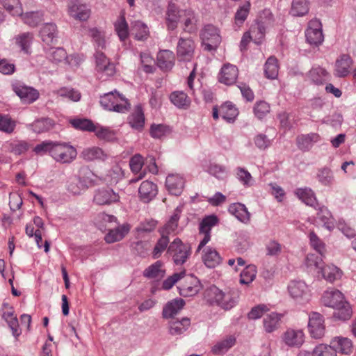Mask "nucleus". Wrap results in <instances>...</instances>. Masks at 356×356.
Masks as SVG:
<instances>
[{
	"mask_svg": "<svg viewBox=\"0 0 356 356\" xmlns=\"http://www.w3.org/2000/svg\"><path fill=\"white\" fill-rule=\"evenodd\" d=\"M256 274L257 270L254 265L246 266L240 274V282L243 284L251 283L254 280Z\"/></svg>",
	"mask_w": 356,
	"mask_h": 356,
	"instance_id": "5fc2aeb1",
	"label": "nucleus"
},
{
	"mask_svg": "<svg viewBox=\"0 0 356 356\" xmlns=\"http://www.w3.org/2000/svg\"><path fill=\"white\" fill-rule=\"evenodd\" d=\"M289 293L294 299L302 298L307 296V286L303 282L293 281L288 286Z\"/></svg>",
	"mask_w": 356,
	"mask_h": 356,
	"instance_id": "7c9ffc66",
	"label": "nucleus"
},
{
	"mask_svg": "<svg viewBox=\"0 0 356 356\" xmlns=\"http://www.w3.org/2000/svg\"><path fill=\"white\" fill-rule=\"evenodd\" d=\"M92 171L86 166L81 167L78 172L76 180L79 181L82 186L88 188V184L92 181Z\"/></svg>",
	"mask_w": 356,
	"mask_h": 356,
	"instance_id": "6e6d98bb",
	"label": "nucleus"
},
{
	"mask_svg": "<svg viewBox=\"0 0 356 356\" xmlns=\"http://www.w3.org/2000/svg\"><path fill=\"white\" fill-rule=\"evenodd\" d=\"M281 314L271 313L264 318V327L266 332H273L280 326V322L282 318Z\"/></svg>",
	"mask_w": 356,
	"mask_h": 356,
	"instance_id": "473e14b6",
	"label": "nucleus"
},
{
	"mask_svg": "<svg viewBox=\"0 0 356 356\" xmlns=\"http://www.w3.org/2000/svg\"><path fill=\"white\" fill-rule=\"evenodd\" d=\"M184 300L181 298L168 302L163 309V317L164 318H172L184 307Z\"/></svg>",
	"mask_w": 356,
	"mask_h": 356,
	"instance_id": "393cba45",
	"label": "nucleus"
},
{
	"mask_svg": "<svg viewBox=\"0 0 356 356\" xmlns=\"http://www.w3.org/2000/svg\"><path fill=\"white\" fill-rule=\"evenodd\" d=\"M203 252L202 261L207 267L213 268L221 263L222 258L216 249L207 247Z\"/></svg>",
	"mask_w": 356,
	"mask_h": 356,
	"instance_id": "5701e85b",
	"label": "nucleus"
},
{
	"mask_svg": "<svg viewBox=\"0 0 356 356\" xmlns=\"http://www.w3.org/2000/svg\"><path fill=\"white\" fill-rule=\"evenodd\" d=\"M70 122L76 129L88 131H93L95 130V125L88 119H74L72 120Z\"/></svg>",
	"mask_w": 356,
	"mask_h": 356,
	"instance_id": "680f3d73",
	"label": "nucleus"
},
{
	"mask_svg": "<svg viewBox=\"0 0 356 356\" xmlns=\"http://www.w3.org/2000/svg\"><path fill=\"white\" fill-rule=\"evenodd\" d=\"M13 90L22 101L27 104L35 102L39 97V93L36 90L21 83L13 84Z\"/></svg>",
	"mask_w": 356,
	"mask_h": 356,
	"instance_id": "9b49d317",
	"label": "nucleus"
},
{
	"mask_svg": "<svg viewBox=\"0 0 356 356\" xmlns=\"http://www.w3.org/2000/svg\"><path fill=\"white\" fill-rule=\"evenodd\" d=\"M120 196L118 193L110 188H102L95 191L93 200L99 205L111 204L118 202Z\"/></svg>",
	"mask_w": 356,
	"mask_h": 356,
	"instance_id": "9d476101",
	"label": "nucleus"
},
{
	"mask_svg": "<svg viewBox=\"0 0 356 356\" xmlns=\"http://www.w3.org/2000/svg\"><path fill=\"white\" fill-rule=\"evenodd\" d=\"M316 178L323 186H331L334 180L332 171L328 168H323L318 170Z\"/></svg>",
	"mask_w": 356,
	"mask_h": 356,
	"instance_id": "c03bdc74",
	"label": "nucleus"
},
{
	"mask_svg": "<svg viewBox=\"0 0 356 356\" xmlns=\"http://www.w3.org/2000/svg\"><path fill=\"white\" fill-rule=\"evenodd\" d=\"M180 213L181 210L179 208H177L168 222L165 225L162 232H164V233L167 235L171 232H174L177 228Z\"/></svg>",
	"mask_w": 356,
	"mask_h": 356,
	"instance_id": "13d9d810",
	"label": "nucleus"
},
{
	"mask_svg": "<svg viewBox=\"0 0 356 356\" xmlns=\"http://www.w3.org/2000/svg\"><path fill=\"white\" fill-rule=\"evenodd\" d=\"M165 186L172 195L177 196L182 193L184 180L179 175H170L166 177Z\"/></svg>",
	"mask_w": 356,
	"mask_h": 356,
	"instance_id": "a211bd4d",
	"label": "nucleus"
},
{
	"mask_svg": "<svg viewBox=\"0 0 356 356\" xmlns=\"http://www.w3.org/2000/svg\"><path fill=\"white\" fill-rule=\"evenodd\" d=\"M168 253L172 256L176 265L184 264L191 254L189 243H184L179 238H175L168 246Z\"/></svg>",
	"mask_w": 356,
	"mask_h": 356,
	"instance_id": "f03ea898",
	"label": "nucleus"
},
{
	"mask_svg": "<svg viewBox=\"0 0 356 356\" xmlns=\"http://www.w3.org/2000/svg\"><path fill=\"white\" fill-rule=\"evenodd\" d=\"M15 39L16 44L21 48L22 51L28 53L30 44L33 40V34L29 32L23 33L17 35Z\"/></svg>",
	"mask_w": 356,
	"mask_h": 356,
	"instance_id": "bf43d9fd",
	"label": "nucleus"
},
{
	"mask_svg": "<svg viewBox=\"0 0 356 356\" xmlns=\"http://www.w3.org/2000/svg\"><path fill=\"white\" fill-rule=\"evenodd\" d=\"M181 11L178 10L175 3H169L166 12V23L168 29L175 30L177 27L178 22L182 19Z\"/></svg>",
	"mask_w": 356,
	"mask_h": 356,
	"instance_id": "6ab92c4d",
	"label": "nucleus"
},
{
	"mask_svg": "<svg viewBox=\"0 0 356 356\" xmlns=\"http://www.w3.org/2000/svg\"><path fill=\"white\" fill-rule=\"evenodd\" d=\"M223 291L217 286L212 285L204 291V298L210 304H216L219 306L220 301L222 297Z\"/></svg>",
	"mask_w": 356,
	"mask_h": 356,
	"instance_id": "58836bf2",
	"label": "nucleus"
},
{
	"mask_svg": "<svg viewBox=\"0 0 356 356\" xmlns=\"http://www.w3.org/2000/svg\"><path fill=\"white\" fill-rule=\"evenodd\" d=\"M47 58L52 62L60 63L65 60L67 56L63 47H49L45 50Z\"/></svg>",
	"mask_w": 356,
	"mask_h": 356,
	"instance_id": "e433bc0d",
	"label": "nucleus"
},
{
	"mask_svg": "<svg viewBox=\"0 0 356 356\" xmlns=\"http://www.w3.org/2000/svg\"><path fill=\"white\" fill-rule=\"evenodd\" d=\"M222 118L228 122H232L238 115V109L231 102H225L220 108Z\"/></svg>",
	"mask_w": 356,
	"mask_h": 356,
	"instance_id": "2f4dec72",
	"label": "nucleus"
},
{
	"mask_svg": "<svg viewBox=\"0 0 356 356\" xmlns=\"http://www.w3.org/2000/svg\"><path fill=\"white\" fill-rule=\"evenodd\" d=\"M31 126L34 132L40 134L51 129L54 126V122L49 118H43L35 120Z\"/></svg>",
	"mask_w": 356,
	"mask_h": 356,
	"instance_id": "4c0bfd02",
	"label": "nucleus"
},
{
	"mask_svg": "<svg viewBox=\"0 0 356 356\" xmlns=\"http://www.w3.org/2000/svg\"><path fill=\"white\" fill-rule=\"evenodd\" d=\"M334 309L333 317L341 321L350 319L353 314L350 304L346 300L342 304H339V307H336Z\"/></svg>",
	"mask_w": 356,
	"mask_h": 356,
	"instance_id": "72a5a7b5",
	"label": "nucleus"
},
{
	"mask_svg": "<svg viewBox=\"0 0 356 356\" xmlns=\"http://www.w3.org/2000/svg\"><path fill=\"white\" fill-rule=\"evenodd\" d=\"M328 72L324 68L318 67L309 71V76L312 81L317 84H323L328 76Z\"/></svg>",
	"mask_w": 356,
	"mask_h": 356,
	"instance_id": "864d4df0",
	"label": "nucleus"
},
{
	"mask_svg": "<svg viewBox=\"0 0 356 356\" xmlns=\"http://www.w3.org/2000/svg\"><path fill=\"white\" fill-rule=\"evenodd\" d=\"M115 30L121 41H124L129 36L128 24L124 15H121L115 23Z\"/></svg>",
	"mask_w": 356,
	"mask_h": 356,
	"instance_id": "09e8293b",
	"label": "nucleus"
},
{
	"mask_svg": "<svg viewBox=\"0 0 356 356\" xmlns=\"http://www.w3.org/2000/svg\"><path fill=\"white\" fill-rule=\"evenodd\" d=\"M40 34L42 41L50 45L56 40L57 27L55 24L46 23L41 28Z\"/></svg>",
	"mask_w": 356,
	"mask_h": 356,
	"instance_id": "a878e982",
	"label": "nucleus"
},
{
	"mask_svg": "<svg viewBox=\"0 0 356 356\" xmlns=\"http://www.w3.org/2000/svg\"><path fill=\"white\" fill-rule=\"evenodd\" d=\"M129 124L132 128L136 130H141L143 128L145 124V117L141 108H138L129 118Z\"/></svg>",
	"mask_w": 356,
	"mask_h": 356,
	"instance_id": "8fccbe9b",
	"label": "nucleus"
},
{
	"mask_svg": "<svg viewBox=\"0 0 356 356\" xmlns=\"http://www.w3.org/2000/svg\"><path fill=\"white\" fill-rule=\"evenodd\" d=\"M332 347L343 354H349L352 352V341L348 338H337L332 342Z\"/></svg>",
	"mask_w": 356,
	"mask_h": 356,
	"instance_id": "37998d69",
	"label": "nucleus"
},
{
	"mask_svg": "<svg viewBox=\"0 0 356 356\" xmlns=\"http://www.w3.org/2000/svg\"><path fill=\"white\" fill-rule=\"evenodd\" d=\"M308 327L309 333L313 338L321 339L323 337L325 330L323 316L318 312L311 313Z\"/></svg>",
	"mask_w": 356,
	"mask_h": 356,
	"instance_id": "0eeeda50",
	"label": "nucleus"
},
{
	"mask_svg": "<svg viewBox=\"0 0 356 356\" xmlns=\"http://www.w3.org/2000/svg\"><path fill=\"white\" fill-rule=\"evenodd\" d=\"M132 34L137 40H145L147 38L149 31L147 26L141 22H135L131 29Z\"/></svg>",
	"mask_w": 356,
	"mask_h": 356,
	"instance_id": "603ef678",
	"label": "nucleus"
},
{
	"mask_svg": "<svg viewBox=\"0 0 356 356\" xmlns=\"http://www.w3.org/2000/svg\"><path fill=\"white\" fill-rule=\"evenodd\" d=\"M238 71L236 66L232 64H225L219 74V81L225 85H232L236 81Z\"/></svg>",
	"mask_w": 356,
	"mask_h": 356,
	"instance_id": "2eb2a0df",
	"label": "nucleus"
},
{
	"mask_svg": "<svg viewBox=\"0 0 356 356\" xmlns=\"http://www.w3.org/2000/svg\"><path fill=\"white\" fill-rule=\"evenodd\" d=\"M99 102L104 108L118 113H125L130 108L127 99L116 90L101 96Z\"/></svg>",
	"mask_w": 356,
	"mask_h": 356,
	"instance_id": "f257e3e1",
	"label": "nucleus"
},
{
	"mask_svg": "<svg viewBox=\"0 0 356 356\" xmlns=\"http://www.w3.org/2000/svg\"><path fill=\"white\" fill-rule=\"evenodd\" d=\"M345 301L343 293L337 289H330L324 292L322 302L326 307L335 308Z\"/></svg>",
	"mask_w": 356,
	"mask_h": 356,
	"instance_id": "dca6fc26",
	"label": "nucleus"
},
{
	"mask_svg": "<svg viewBox=\"0 0 356 356\" xmlns=\"http://www.w3.org/2000/svg\"><path fill=\"white\" fill-rule=\"evenodd\" d=\"M129 225L118 226L116 228L111 229L105 236V241L108 243H112L122 240L129 232Z\"/></svg>",
	"mask_w": 356,
	"mask_h": 356,
	"instance_id": "c85d7f7f",
	"label": "nucleus"
},
{
	"mask_svg": "<svg viewBox=\"0 0 356 356\" xmlns=\"http://www.w3.org/2000/svg\"><path fill=\"white\" fill-rule=\"evenodd\" d=\"M250 8V3L248 1L238 8L234 16V24L238 28H240L247 19Z\"/></svg>",
	"mask_w": 356,
	"mask_h": 356,
	"instance_id": "3c124183",
	"label": "nucleus"
},
{
	"mask_svg": "<svg viewBox=\"0 0 356 356\" xmlns=\"http://www.w3.org/2000/svg\"><path fill=\"white\" fill-rule=\"evenodd\" d=\"M236 302V298L234 296V294L231 291L227 293L223 292L219 306L222 309L227 310L232 308L235 305Z\"/></svg>",
	"mask_w": 356,
	"mask_h": 356,
	"instance_id": "338daca9",
	"label": "nucleus"
},
{
	"mask_svg": "<svg viewBox=\"0 0 356 356\" xmlns=\"http://www.w3.org/2000/svg\"><path fill=\"white\" fill-rule=\"evenodd\" d=\"M182 19L181 22H184V30L186 32L192 33H195L197 28V19L193 11L191 10H184L181 11Z\"/></svg>",
	"mask_w": 356,
	"mask_h": 356,
	"instance_id": "cd10ccee",
	"label": "nucleus"
},
{
	"mask_svg": "<svg viewBox=\"0 0 356 356\" xmlns=\"http://www.w3.org/2000/svg\"><path fill=\"white\" fill-rule=\"evenodd\" d=\"M218 222V219L216 216L211 215L205 217L202 219L200 224V233L203 234L204 238L200 241L196 253L200 252V251L202 250V248L206 245V244L210 241L211 239V227L216 225Z\"/></svg>",
	"mask_w": 356,
	"mask_h": 356,
	"instance_id": "6e6552de",
	"label": "nucleus"
},
{
	"mask_svg": "<svg viewBox=\"0 0 356 356\" xmlns=\"http://www.w3.org/2000/svg\"><path fill=\"white\" fill-rule=\"evenodd\" d=\"M353 63V60L349 55L341 54L335 61L334 75L339 78L347 76L350 73Z\"/></svg>",
	"mask_w": 356,
	"mask_h": 356,
	"instance_id": "ddd939ff",
	"label": "nucleus"
},
{
	"mask_svg": "<svg viewBox=\"0 0 356 356\" xmlns=\"http://www.w3.org/2000/svg\"><path fill=\"white\" fill-rule=\"evenodd\" d=\"M170 99L174 105L180 108H186L191 103L187 95L183 92H173Z\"/></svg>",
	"mask_w": 356,
	"mask_h": 356,
	"instance_id": "a19ab883",
	"label": "nucleus"
},
{
	"mask_svg": "<svg viewBox=\"0 0 356 356\" xmlns=\"http://www.w3.org/2000/svg\"><path fill=\"white\" fill-rule=\"evenodd\" d=\"M202 46L208 51H216L221 42V37L218 29L211 24L204 26L201 33Z\"/></svg>",
	"mask_w": 356,
	"mask_h": 356,
	"instance_id": "20e7f679",
	"label": "nucleus"
},
{
	"mask_svg": "<svg viewBox=\"0 0 356 356\" xmlns=\"http://www.w3.org/2000/svg\"><path fill=\"white\" fill-rule=\"evenodd\" d=\"M321 23L317 19L311 20L305 31L306 40L312 45L318 46L324 40Z\"/></svg>",
	"mask_w": 356,
	"mask_h": 356,
	"instance_id": "423d86ee",
	"label": "nucleus"
},
{
	"mask_svg": "<svg viewBox=\"0 0 356 356\" xmlns=\"http://www.w3.org/2000/svg\"><path fill=\"white\" fill-rule=\"evenodd\" d=\"M323 277L330 282H334L341 276V271L335 266H325L321 268Z\"/></svg>",
	"mask_w": 356,
	"mask_h": 356,
	"instance_id": "a18cd8bd",
	"label": "nucleus"
},
{
	"mask_svg": "<svg viewBox=\"0 0 356 356\" xmlns=\"http://www.w3.org/2000/svg\"><path fill=\"white\" fill-rule=\"evenodd\" d=\"M157 186L149 181H143L138 189L140 198L145 203H147L154 199L157 194Z\"/></svg>",
	"mask_w": 356,
	"mask_h": 356,
	"instance_id": "f3484780",
	"label": "nucleus"
},
{
	"mask_svg": "<svg viewBox=\"0 0 356 356\" xmlns=\"http://www.w3.org/2000/svg\"><path fill=\"white\" fill-rule=\"evenodd\" d=\"M307 0H293L290 13L293 16H303L308 13Z\"/></svg>",
	"mask_w": 356,
	"mask_h": 356,
	"instance_id": "49530a36",
	"label": "nucleus"
},
{
	"mask_svg": "<svg viewBox=\"0 0 356 356\" xmlns=\"http://www.w3.org/2000/svg\"><path fill=\"white\" fill-rule=\"evenodd\" d=\"M174 54L170 50L160 51L157 55V65L162 70H170L174 65Z\"/></svg>",
	"mask_w": 356,
	"mask_h": 356,
	"instance_id": "412c9836",
	"label": "nucleus"
},
{
	"mask_svg": "<svg viewBox=\"0 0 356 356\" xmlns=\"http://www.w3.org/2000/svg\"><path fill=\"white\" fill-rule=\"evenodd\" d=\"M200 280L193 275L184 278L178 286L179 294L184 297H191L196 295L202 289Z\"/></svg>",
	"mask_w": 356,
	"mask_h": 356,
	"instance_id": "39448f33",
	"label": "nucleus"
},
{
	"mask_svg": "<svg viewBox=\"0 0 356 356\" xmlns=\"http://www.w3.org/2000/svg\"><path fill=\"white\" fill-rule=\"evenodd\" d=\"M80 157L86 161L94 160H105L107 155L104 151L97 147H92L84 149L80 154Z\"/></svg>",
	"mask_w": 356,
	"mask_h": 356,
	"instance_id": "bb28decb",
	"label": "nucleus"
},
{
	"mask_svg": "<svg viewBox=\"0 0 356 356\" xmlns=\"http://www.w3.org/2000/svg\"><path fill=\"white\" fill-rule=\"evenodd\" d=\"M236 343V338L234 336H227L225 339L218 341L213 348L212 352L216 355H220L226 353Z\"/></svg>",
	"mask_w": 356,
	"mask_h": 356,
	"instance_id": "f704fd0d",
	"label": "nucleus"
},
{
	"mask_svg": "<svg viewBox=\"0 0 356 356\" xmlns=\"http://www.w3.org/2000/svg\"><path fill=\"white\" fill-rule=\"evenodd\" d=\"M264 73L268 79H274L278 75L277 60L274 56H270L264 65Z\"/></svg>",
	"mask_w": 356,
	"mask_h": 356,
	"instance_id": "79ce46f5",
	"label": "nucleus"
},
{
	"mask_svg": "<svg viewBox=\"0 0 356 356\" xmlns=\"http://www.w3.org/2000/svg\"><path fill=\"white\" fill-rule=\"evenodd\" d=\"M284 343L289 347H300L305 341V334L301 330L288 329L282 337Z\"/></svg>",
	"mask_w": 356,
	"mask_h": 356,
	"instance_id": "4468645a",
	"label": "nucleus"
},
{
	"mask_svg": "<svg viewBox=\"0 0 356 356\" xmlns=\"http://www.w3.org/2000/svg\"><path fill=\"white\" fill-rule=\"evenodd\" d=\"M144 165V159L143 157L139 154H136L134 156H133L129 161V166L131 168V170L134 174H138L139 175L136 177L133 178L129 181V183H135L140 179H142L145 175V172H141L142 168Z\"/></svg>",
	"mask_w": 356,
	"mask_h": 356,
	"instance_id": "aec40b11",
	"label": "nucleus"
},
{
	"mask_svg": "<svg viewBox=\"0 0 356 356\" xmlns=\"http://www.w3.org/2000/svg\"><path fill=\"white\" fill-rule=\"evenodd\" d=\"M273 14L270 10H264L260 16V21L256 24L252 25L250 29L252 35L254 36L258 40L262 39L265 35V24L270 23L273 19Z\"/></svg>",
	"mask_w": 356,
	"mask_h": 356,
	"instance_id": "f8f14e48",
	"label": "nucleus"
},
{
	"mask_svg": "<svg viewBox=\"0 0 356 356\" xmlns=\"http://www.w3.org/2000/svg\"><path fill=\"white\" fill-rule=\"evenodd\" d=\"M169 243V238L164 232H161V237L158 240L152 252L154 259L159 258L161 253L166 249Z\"/></svg>",
	"mask_w": 356,
	"mask_h": 356,
	"instance_id": "052dcab7",
	"label": "nucleus"
},
{
	"mask_svg": "<svg viewBox=\"0 0 356 356\" xmlns=\"http://www.w3.org/2000/svg\"><path fill=\"white\" fill-rule=\"evenodd\" d=\"M170 129L169 127L159 124H152L150 127V135L154 138H161L163 136L170 134Z\"/></svg>",
	"mask_w": 356,
	"mask_h": 356,
	"instance_id": "0e129e2a",
	"label": "nucleus"
},
{
	"mask_svg": "<svg viewBox=\"0 0 356 356\" xmlns=\"http://www.w3.org/2000/svg\"><path fill=\"white\" fill-rule=\"evenodd\" d=\"M22 21L27 25L34 27L38 26L43 20V13L40 11H31L19 15Z\"/></svg>",
	"mask_w": 356,
	"mask_h": 356,
	"instance_id": "c756f323",
	"label": "nucleus"
},
{
	"mask_svg": "<svg viewBox=\"0 0 356 356\" xmlns=\"http://www.w3.org/2000/svg\"><path fill=\"white\" fill-rule=\"evenodd\" d=\"M296 194L300 200H301L307 205L314 207L316 199L314 192L309 188H298L296 191Z\"/></svg>",
	"mask_w": 356,
	"mask_h": 356,
	"instance_id": "de8ad7c7",
	"label": "nucleus"
},
{
	"mask_svg": "<svg viewBox=\"0 0 356 356\" xmlns=\"http://www.w3.org/2000/svg\"><path fill=\"white\" fill-rule=\"evenodd\" d=\"M161 266L162 263L160 261H157L144 270L143 275L147 278L163 277L164 272L161 269Z\"/></svg>",
	"mask_w": 356,
	"mask_h": 356,
	"instance_id": "4d7b16f0",
	"label": "nucleus"
},
{
	"mask_svg": "<svg viewBox=\"0 0 356 356\" xmlns=\"http://www.w3.org/2000/svg\"><path fill=\"white\" fill-rule=\"evenodd\" d=\"M313 351L314 356H337V350L332 346L320 344Z\"/></svg>",
	"mask_w": 356,
	"mask_h": 356,
	"instance_id": "774afa93",
	"label": "nucleus"
},
{
	"mask_svg": "<svg viewBox=\"0 0 356 356\" xmlns=\"http://www.w3.org/2000/svg\"><path fill=\"white\" fill-rule=\"evenodd\" d=\"M229 212L234 216L239 221L248 223L250 220V213L246 207L241 203H234L229 205Z\"/></svg>",
	"mask_w": 356,
	"mask_h": 356,
	"instance_id": "b1692460",
	"label": "nucleus"
},
{
	"mask_svg": "<svg viewBox=\"0 0 356 356\" xmlns=\"http://www.w3.org/2000/svg\"><path fill=\"white\" fill-rule=\"evenodd\" d=\"M29 148L26 141H16L8 145V151L15 155H20L25 153Z\"/></svg>",
	"mask_w": 356,
	"mask_h": 356,
	"instance_id": "e2e57ef3",
	"label": "nucleus"
},
{
	"mask_svg": "<svg viewBox=\"0 0 356 356\" xmlns=\"http://www.w3.org/2000/svg\"><path fill=\"white\" fill-rule=\"evenodd\" d=\"M0 3L11 15H22V6L19 0H0Z\"/></svg>",
	"mask_w": 356,
	"mask_h": 356,
	"instance_id": "ea45409f",
	"label": "nucleus"
},
{
	"mask_svg": "<svg viewBox=\"0 0 356 356\" xmlns=\"http://www.w3.org/2000/svg\"><path fill=\"white\" fill-rule=\"evenodd\" d=\"M191 325V320L187 317L181 320H172L169 322V333L172 336L181 335L184 333Z\"/></svg>",
	"mask_w": 356,
	"mask_h": 356,
	"instance_id": "4be33fe9",
	"label": "nucleus"
},
{
	"mask_svg": "<svg viewBox=\"0 0 356 356\" xmlns=\"http://www.w3.org/2000/svg\"><path fill=\"white\" fill-rule=\"evenodd\" d=\"M317 218L323 223L326 228L330 229L332 227V214L327 207H322L318 209Z\"/></svg>",
	"mask_w": 356,
	"mask_h": 356,
	"instance_id": "69168bd1",
	"label": "nucleus"
},
{
	"mask_svg": "<svg viewBox=\"0 0 356 356\" xmlns=\"http://www.w3.org/2000/svg\"><path fill=\"white\" fill-rule=\"evenodd\" d=\"M195 43L191 38H180L177 47V55L180 60L190 61L194 55Z\"/></svg>",
	"mask_w": 356,
	"mask_h": 356,
	"instance_id": "1a4fd4ad",
	"label": "nucleus"
},
{
	"mask_svg": "<svg viewBox=\"0 0 356 356\" xmlns=\"http://www.w3.org/2000/svg\"><path fill=\"white\" fill-rule=\"evenodd\" d=\"M77 156V152L74 147L66 143L56 142L51 157L62 164L71 163Z\"/></svg>",
	"mask_w": 356,
	"mask_h": 356,
	"instance_id": "7ed1b4c3",
	"label": "nucleus"
},
{
	"mask_svg": "<svg viewBox=\"0 0 356 356\" xmlns=\"http://www.w3.org/2000/svg\"><path fill=\"white\" fill-rule=\"evenodd\" d=\"M319 136L317 134H309L302 135L297 138V144L300 149L302 151L309 150L313 145V143L318 140Z\"/></svg>",
	"mask_w": 356,
	"mask_h": 356,
	"instance_id": "c9c22d12",
	"label": "nucleus"
}]
</instances>
